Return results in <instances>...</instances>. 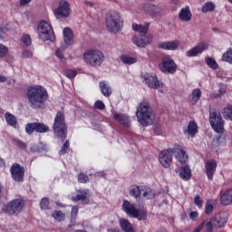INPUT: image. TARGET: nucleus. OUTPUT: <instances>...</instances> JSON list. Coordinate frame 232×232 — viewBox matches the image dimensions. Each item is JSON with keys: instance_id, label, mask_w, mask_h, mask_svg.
Returning a JSON list of instances; mask_svg holds the SVG:
<instances>
[{"instance_id": "nucleus-26", "label": "nucleus", "mask_w": 232, "mask_h": 232, "mask_svg": "<svg viewBox=\"0 0 232 232\" xmlns=\"http://www.w3.org/2000/svg\"><path fill=\"white\" fill-rule=\"evenodd\" d=\"M132 30L138 34H141V35H146L148 34V30H150V24H146L145 25L132 24Z\"/></svg>"}, {"instance_id": "nucleus-48", "label": "nucleus", "mask_w": 232, "mask_h": 232, "mask_svg": "<svg viewBox=\"0 0 232 232\" xmlns=\"http://www.w3.org/2000/svg\"><path fill=\"white\" fill-rule=\"evenodd\" d=\"M14 144L18 147L21 148V150H26L27 145L24 143V141L19 140V139H14Z\"/></svg>"}, {"instance_id": "nucleus-15", "label": "nucleus", "mask_w": 232, "mask_h": 232, "mask_svg": "<svg viewBox=\"0 0 232 232\" xmlns=\"http://www.w3.org/2000/svg\"><path fill=\"white\" fill-rule=\"evenodd\" d=\"M72 10L70 9V4L62 0L60 1L58 8L54 11V15L57 19H63V17H69Z\"/></svg>"}, {"instance_id": "nucleus-61", "label": "nucleus", "mask_w": 232, "mask_h": 232, "mask_svg": "<svg viewBox=\"0 0 232 232\" xmlns=\"http://www.w3.org/2000/svg\"><path fill=\"white\" fill-rule=\"evenodd\" d=\"M4 166H5V160L0 158V168H4Z\"/></svg>"}, {"instance_id": "nucleus-2", "label": "nucleus", "mask_w": 232, "mask_h": 232, "mask_svg": "<svg viewBox=\"0 0 232 232\" xmlns=\"http://www.w3.org/2000/svg\"><path fill=\"white\" fill-rule=\"evenodd\" d=\"M136 117L138 122L144 128L151 126V124L155 122V112H153V109L150 107V103L146 102H142L139 104L136 111Z\"/></svg>"}, {"instance_id": "nucleus-60", "label": "nucleus", "mask_w": 232, "mask_h": 232, "mask_svg": "<svg viewBox=\"0 0 232 232\" xmlns=\"http://www.w3.org/2000/svg\"><path fill=\"white\" fill-rule=\"evenodd\" d=\"M38 148H39L38 151H42V150H46V146L43 145V143H40Z\"/></svg>"}, {"instance_id": "nucleus-49", "label": "nucleus", "mask_w": 232, "mask_h": 232, "mask_svg": "<svg viewBox=\"0 0 232 232\" xmlns=\"http://www.w3.org/2000/svg\"><path fill=\"white\" fill-rule=\"evenodd\" d=\"M94 110H105L106 105H104V102L102 101H96L93 105Z\"/></svg>"}, {"instance_id": "nucleus-14", "label": "nucleus", "mask_w": 232, "mask_h": 232, "mask_svg": "<svg viewBox=\"0 0 232 232\" xmlns=\"http://www.w3.org/2000/svg\"><path fill=\"white\" fill-rule=\"evenodd\" d=\"M153 41V36L151 34H135L132 37V43L138 48H146Z\"/></svg>"}, {"instance_id": "nucleus-47", "label": "nucleus", "mask_w": 232, "mask_h": 232, "mask_svg": "<svg viewBox=\"0 0 232 232\" xmlns=\"http://www.w3.org/2000/svg\"><path fill=\"white\" fill-rule=\"evenodd\" d=\"M8 55V47L0 44V59Z\"/></svg>"}, {"instance_id": "nucleus-10", "label": "nucleus", "mask_w": 232, "mask_h": 232, "mask_svg": "<svg viewBox=\"0 0 232 232\" xmlns=\"http://www.w3.org/2000/svg\"><path fill=\"white\" fill-rule=\"evenodd\" d=\"M209 122L212 130H214L216 133H224V120H222L220 111H210Z\"/></svg>"}, {"instance_id": "nucleus-55", "label": "nucleus", "mask_w": 232, "mask_h": 232, "mask_svg": "<svg viewBox=\"0 0 232 232\" xmlns=\"http://www.w3.org/2000/svg\"><path fill=\"white\" fill-rule=\"evenodd\" d=\"M78 181L82 184H86L88 182V177L85 174H80L78 176Z\"/></svg>"}, {"instance_id": "nucleus-39", "label": "nucleus", "mask_w": 232, "mask_h": 232, "mask_svg": "<svg viewBox=\"0 0 232 232\" xmlns=\"http://www.w3.org/2000/svg\"><path fill=\"white\" fill-rule=\"evenodd\" d=\"M35 131L36 133H46L50 131V128H48L44 123L36 122Z\"/></svg>"}, {"instance_id": "nucleus-12", "label": "nucleus", "mask_w": 232, "mask_h": 232, "mask_svg": "<svg viewBox=\"0 0 232 232\" xmlns=\"http://www.w3.org/2000/svg\"><path fill=\"white\" fill-rule=\"evenodd\" d=\"M159 68L162 73L173 74L177 72V63L171 59V56L166 55L161 58V63L159 64Z\"/></svg>"}, {"instance_id": "nucleus-46", "label": "nucleus", "mask_w": 232, "mask_h": 232, "mask_svg": "<svg viewBox=\"0 0 232 232\" xmlns=\"http://www.w3.org/2000/svg\"><path fill=\"white\" fill-rule=\"evenodd\" d=\"M22 44L24 46H30V44H32V38L29 34L22 36Z\"/></svg>"}, {"instance_id": "nucleus-57", "label": "nucleus", "mask_w": 232, "mask_h": 232, "mask_svg": "<svg viewBox=\"0 0 232 232\" xmlns=\"http://www.w3.org/2000/svg\"><path fill=\"white\" fill-rule=\"evenodd\" d=\"M194 203L196 204V206H202V199L200 198V196H196L194 198Z\"/></svg>"}, {"instance_id": "nucleus-25", "label": "nucleus", "mask_w": 232, "mask_h": 232, "mask_svg": "<svg viewBox=\"0 0 232 232\" xmlns=\"http://www.w3.org/2000/svg\"><path fill=\"white\" fill-rule=\"evenodd\" d=\"M120 227L123 232H135L133 225H131V223H130V221L126 218L120 219Z\"/></svg>"}, {"instance_id": "nucleus-43", "label": "nucleus", "mask_w": 232, "mask_h": 232, "mask_svg": "<svg viewBox=\"0 0 232 232\" xmlns=\"http://www.w3.org/2000/svg\"><path fill=\"white\" fill-rule=\"evenodd\" d=\"M35 126H36V122L27 123L25 125V133H27V135H32V133L35 131Z\"/></svg>"}, {"instance_id": "nucleus-64", "label": "nucleus", "mask_w": 232, "mask_h": 232, "mask_svg": "<svg viewBox=\"0 0 232 232\" xmlns=\"http://www.w3.org/2000/svg\"><path fill=\"white\" fill-rule=\"evenodd\" d=\"M74 232H86V230L77 229V230H74Z\"/></svg>"}, {"instance_id": "nucleus-11", "label": "nucleus", "mask_w": 232, "mask_h": 232, "mask_svg": "<svg viewBox=\"0 0 232 232\" xmlns=\"http://www.w3.org/2000/svg\"><path fill=\"white\" fill-rule=\"evenodd\" d=\"M24 208V202L22 199H13L2 207V211L8 215H19Z\"/></svg>"}, {"instance_id": "nucleus-6", "label": "nucleus", "mask_w": 232, "mask_h": 232, "mask_svg": "<svg viewBox=\"0 0 232 232\" xmlns=\"http://www.w3.org/2000/svg\"><path fill=\"white\" fill-rule=\"evenodd\" d=\"M122 209L129 217H132L133 218H137L138 220H146L148 217V214L144 210L138 209L135 204H132L126 199L123 200Z\"/></svg>"}, {"instance_id": "nucleus-42", "label": "nucleus", "mask_w": 232, "mask_h": 232, "mask_svg": "<svg viewBox=\"0 0 232 232\" xmlns=\"http://www.w3.org/2000/svg\"><path fill=\"white\" fill-rule=\"evenodd\" d=\"M213 10H215V4L208 2L203 5L201 12H203V14H208V12H213Z\"/></svg>"}, {"instance_id": "nucleus-52", "label": "nucleus", "mask_w": 232, "mask_h": 232, "mask_svg": "<svg viewBox=\"0 0 232 232\" xmlns=\"http://www.w3.org/2000/svg\"><path fill=\"white\" fill-rule=\"evenodd\" d=\"M77 213H79V208L78 207H72V212H71L72 222H74L75 218L77 217Z\"/></svg>"}, {"instance_id": "nucleus-58", "label": "nucleus", "mask_w": 232, "mask_h": 232, "mask_svg": "<svg viewBox=\"0 0 232 232\" xmlns=\"http://www.w3.org/2000/svg\"><path fill=\"white\" fill-rule=\"evenodd\" d=\"M32 0H21L20 5L21 6H24V5H28Z\"/></svg>"}, {"instance_id": "nucleus-41", "label": "nucleus", "mask_w": 232, "mask_h": 232, "mask_svg": "<svg viewBox=\"0 0 232 232\" xmlns=\"http://www.w3.org/2000/svg\"><path fill=\"white\" fill-rule=\"evenodd\" d=\"M53 218H54V220H57V222H63V220L66 218V214H64L61 210H55L53 212Z\"/></svg>"}, {"instance_id": "nucleus-19", "label": "nucleus", "mask_w": 232, "mask_h": 232, "mask_svg": "<svg viewBox=\"0 0 232 232\" xmlns=\"http://www.w3.org/2000/svg\"><path fill=\"white\" fill-rule=\"evenodd\" d=\"M205 169L208 180H213V177L217 171V161L214 160H208L205 164Z\"/></svg>"}, {"instance_id": "nucleus-22", "label": "nucleus", "mask_w": 232, "mask_h": 232, "mask_svg": "<svg viewBox=\"0 0 232 232\" xmlns=\"http://www.w3.org/2000/svg\"><path fill=\"white\" fill-rule=\"evenodd\" d=\"M202 97V91L200 89H194L190 95H188V102L192 106H195L197 102L200 101V98Z\"/></svg>"}, {"instance_id": "nucleus-27", "label": "nucleus", "mask_w": 232, "mask_h": 232, "mask_svg": "<svg viewBox=\"0 0 232 232\" xmlns=\"http://www.w3.org/2000/svg\"><path fill=\"white\" fill-rule=\"evenodd\" d=\"M100 90L104 97L111 95V87L106 81L100 82Z\"/></svg>"}, {"instance_id": "nucleus-17", "label": "nucleus", "mask_w": 232, "mask_h": 232, "mask_svg": "<svg viewBox=\"0 0 232 232\" xmlns=\"http://www.w3.org/2000/svg\"><path fill=\"white\" fill-rule=\"evenodd\" d=\"M10 171L12 178L16 182H23V180H24V169L23 167H20L19 164H14Z\"/></svg>"}, {"instance_id": "nucleus-37", "label": "nucleus", "mask_w": 232, "mask_h": 232, "mask_svg": "<svg viewBox=\"0 0 232 232\" xmlns=\"http://www.w3.org/2000/svg\"><path fill=\"white\" fill-rule=\"evenodd\" d=\"M222 114L224 119H226L227 121H232V104L227 105L223 109Z\"/></svg>"}, {"instance_id": "nucleus-13", "label": "nucleus", "mask_w": 232, "mask_h": 232, "mask_svg": "<svg viewBox=\"0 0 232 232\" xmlns=\"http://www.w3.org/2000/svg\"><path fill=\"white\" fill-rule=\"evenodd\" d=\"M141 79H143V82L146 83L149 88H153L154 90L162 88V86H164L162 82L159 81L157 75L143 73L141 75Z\"/></svg>"}, {"instance_id": "nucleus-18", "label": "nucleus", "mask_w": 232, "mask_h": 232, "mask_svg": "<svg viewBox=\"0 0 232 232\" xmlns=\"http://www.w3.org/2000/svg\"><path fill=\"white\" fill-rule=\"evenodd\" d=\"M212 222L216 227H224L227 222V212H220L217 214L214 218H212Z\"/></svg>"}, {"instance_id": "nucleus-16", "label": "nucleus", "mask_w": 232, "mask_h": 232, "mask_svg": "<svg viewBox=\"0 0 232 232\" xmlns=\"http://www.w3.org/2000/svg\"><path fill=\"white\" fill-rule=\"evenodd\" d=\"M141 10L144 12V14L150 15V17L153 18L160 17V14H162V9L160 7L150 3L143 4Z\"/></svg>"}, {"instance_id": "nucleus-35", "label": "nucleus", "mask_w": 232, "mask_h": 232, "mask_svg": "<svg viewBox=\"0 0 232 232\" xmlns=\"http://www.w3.org/2000/svg\"><path fill=\"white\" fill-rule=\"evenodd\" d=\"M141 195L143 198H146L147 200H151L152 198H155V191L150 187H144Z\"/></svg>"}, {"instance_id": "nucleus-53", "label": "nucleus", "mask_w": 232, "mask_h": 232, "mask_svg": "<svg viewBox=\"0 0 232 232\" xmlns=\"http://www.w3.org/2000/svg\"><path fill=\"white\" fill-rule=\"evenodd\" d=\"M22 55L25 59H30L31 57H33L34 53L32 52V50L24 49L22 53Z\"/></svg>"}, {"instance_id": "nucleus-21", "label": "nucleus", "mask_w": 232, "mask_h": 232, "mask_svg": "<svg viewBox=\"0 0 232 232\" xmlns=\"http://www.w3.org/2000/svg\"><path fill=\"white\" fill-rule=\"evenodd\" d=\"M180 46V42L179 40L171 41V42H163L158 45V48L161 50H177Z\"/></svg>"}, {"instance_id": "nucleus-45", "label": "nucleus", "mask_w": 232, "mask_h": 232, "mask_svg": "<svg viewBox=\"0 0 232 232\" xmlns=\"http://www.w3.org/2000/svg\"><path fill=\"white\" fill-rule=\"evenodd\" d=\"M207 64L209 68H212V70H217L218 68V63H217V61L213 58H208Z\"/></svg>"}, {"instance_id": "nucleus-56", "label": "nucleus", "mask_w": 232, "mask_h": 232, "mask_svg": "<svg viewBox=\"0 0 232 232\" xmlns=\"http://www.w3.org/2000/svg\"><path fill=\"white\" fill-rule=\"evenodd\" d=\"M189 218H191V220H197V218H198V212L197 211L190 212Z\"/></svg>"}, {"instance_id": "nucleus-4", "label": "nucleus", "mask_w": 232, "mask_h": 232, "mask_svg": "<svg viewBox=\"0 0 232 232\" xmlns=\"http://www.w3.org/2000/svg\"><path fill=\"white\" fill-rule=\"evenodd\" d=\"M53 129L55 137L62 139L63 140L66 139V135H68V127H66V122L64 121V112L58 111L56 113Z\"/></svg>"}, {"instance_id": "nucleus-24", "label": "nucleus", "mask_w": 232, "mask_h": 232, "mask_svg": "<svg viewBox=\"0 0 232 232\" xmlns=\"http://www.w3.org/2000/svg\"><path fill=\"white\" fill-rule=\"evenodd\" d=\"M191 17H193V14H191V10H189L188 6L181 8L179 12L180 21L188 23V21H191Z\"/></svg>"}, {"instance_id": "nucleus-59", "label": "nucleus", "mask_w": 232, "mask_h": 232, "mask_svg": "<svg viewBox=\"0 0 232 232\" xmlns=\"http://www.w3.org/2000/svg\"><path fill=\"white\" fill-rule=\"evenodd\" d=\"M8 81V78L4 75H0V82H6Z\"/></svg>"}, {"instance_id": "nucleus-23", "label": "nucleus", "mask_w": 232, "mask_h": 232, "mask_svg": "<svg viewBox=\"0 0 232 232\" xmlns=\"http://www.w3.org/2000/svg\"><path fill=\"white\" fill-rule=\"evenodd\" d=\"M113 119L116 120L117 122L124 126L125 128H130V117L126 114L122 113H114Z\"/></svg>"}, {"instance_id": "nucleus-40", "label": "nucleus", "mask_w": 232, "mask_h": 232, "mask_svg": "<svg viewBox=\"0 0 232 232\" xmlns=\"http://www.w3.org/2000/svg\"><path fill=\"white\" fill-rule=\"evenodd\" d=\"M222 61L225 63H227L228 64H231L232 66V48H229L227 51H226L222 55Z\"/></svg>"}, {"instance_id": "nucleus-28", "label": "nucleus", "mask_w": 232, "mask_h": 232, "mask_svg": "<svg viewBox=\"0 0 232 232\" xmlns=\"http://www.w3.org/2000/svg\"><path fill=\"white\" fill-rule=\"evenodd\" d=\"M88 189H81L77 191V195L72 197V202H79V200H86L88 198Z\"/></svg>"}, {"instance_id": "nucleus-32", "label": "nucleus", "mask_w": 232, "mask_h": 232, "mask_svg": "<svg viewBox=\"0 0 232 232\" xmlns=\"http://www.w3.org/2000/svg\"><path fill=\"white\" fill-rule=\"evenodd\" d=\"M63 39L65 44H72L73 43V33L69 27L63 29Z\"/></svg>"}, {"instance_id": "nucleus-36", "label": "nucleus", "mask_w": 232, "mask_h": 232, "mask_svg": "<svg viewBox=\"0 0 232 232\" xmlns=\"http://www.w3.org/2000/svg\"><path fill=\"white\" fill-rule=\"evenodd\" d=\"M121 63H123V64L131 65V64H135V63H137V58L131 57L128 54H122L121 56Z\"/></svg>"}, {"instance_id": "nucleus-9", "label": "nucleus", "mask_w": 232, "mask_h": 232, "mask_svg": "<svg viewBox=\"0 0 232 232\" xmlns=\"http://www.w3.org/2000/svg\"><path fill=\"white\" fill-rule=\"evenodd\" d=\"M106 27L111 34H118L122 29V20L118 14H111L106 17Z\"/></svg>"}, {"instance_id": "nucleus-62", "label": "nucleus", "mask_w": 232, "mask_h": 232, "mask_svg": "<svg viewBox=\"0 0 232 232\" xmlns=\"http://www.w3.org/2000/svg\"><path fill=\"white\" fill-rule=\"evenodd\" d=\"M5 34V28L0 27V37Z\"/></svg>"}, {"instance_id": "nucleus-44", "label": "nucleus", "mask_w": 232, "mask_h": 232, "mask_svg": "<svg viewBox=\"0 0 232 232\" xmlns=\"http://www.w3.org/2000/svg\"><path fill=\"white\" fill-rule=\"evenodd\" d=\"M64 75L68 79H75V77H77V71L72 70V69H67L64 72Z\"/></svg>"}, {"instance_id": "nucleus-7", "label": "nucleus", "mask_w": 232, "mask_h": 232, "mask_svg": "<svg viewBox=\"0 0 232 232\" xmlns=\"http://www.w3.org/2000/svg\"><path fill=\"white\" fill-rule=\"evenodd\" d=\"M38 35L42 41H55V34L52 24L48 20H42L38 24Z\"/></svg>"}, {"instance_id": "nucleus-3", "label": "nucleus", "mask_w": 232, "mask_h": 232, "mask_svg": "<svg viewBox=\"0 0 232 232\" xmlns=\"http://www.w3.org/2000/svg\"><path fill=\"white\" fill-rule=\"evenodd\" d=\"M184 153H186V150L182 149V147L176 146L174 148L162 150L159 154V161L163 168H169V166H171V161L173 160V155H175V159L177 160V155L182 157Z\"/></svg>"}, {"instance_id": "nucleus-31", "label": "nucleus", "mask_w": 232, "mask_h": 232, "mask_svg": "<svg viewBox=\"0 0 232 232\" xmlns=\"http://www.w3.org/2000/svg\"><path fill=\"white\" fill-rule=\"evenodd\" d=\"M198 131V126L195 121H189L187 130L184 131L185 135H190L195 137V134Z\"/></svg>"}, {"instance_id": "nucleus-54", "label": "nucleus", "mask_w": 232, "mask_h": 232, "mask_svg": "<svg viewBox=\"0 0 232 232\" xmlns=\"http://www.w3.org/2000/svg\"><path fill=\"white\" fill-rule=\"evenodd\" d=\"M211 211H213V204H211V202L208 201L206 203V207H205V213H206V215H209V213H211Z\"/></svg>"}, {"instance_id": "nucleus-63", "label": "nucleus", "mask_w": 232, "mask_h": 232, "mask_svg": "<svg viewBox=\"0 0 232 232\" xmlns=\"http://www.w3.org/2000/svg\"><path fill=\"white\" fill-rule=\"evenodd\" d=\"M108 232H121L119 229H109Z\"/></svg>"}, {"instance_id": "nucleus-51", "label": "nucleus", "mask_w": 232, "mask_h": 232, "mask_svg": "<svg viewBox=\"0 0 232 232\" xmlns=\"http://www.w3.org/2000/svg\"><path fill=\"white\" fill-rule=\"evenodd\" d=\"M68 148H70V141L69 140H66L62 149L60 150L59 151V155H64L66 153V150H68Z\"/></svg>"}, {"instance_id": "nucleus-50", "label": "nucleus", "mask_w": 232, "mask_h": 232, "mask_svg": "<svg viewBox=\"0 0 232 232\" xmlns=\"http://www.w3.org/2000/svg\"><path fill=\"white\" fill-rule=\"evenodd\" d=\"M48 206H50V201H48V198H42L40 202L41 209H48Z\"/></svg>"}, {"instance_id": "nucleus-20", "label": "nucleus", "mask_w": 232, "mask_h": 232, "mask_svg": "<svg viewBox=\"0 0 232 232\" xmlns=\"http://www.w3.org/2000/svg\"><path fill=\"white\" fill-rule=\"evenodd\" d=\"M208 49L206 43L202 42L187 52V57H196L198 53H202Z\"/></svg>"}, {"instance_id": "nucleus-34", "label": "nucleus", "mask_w": 232, "mask_h": 232, "mask_svg": "<svg viewBox=\"0 0 232 232\" xmlns=\"http://www.w3.org/2000/svg\"><path fill=\"white\" fill-rule=\"evenodd\" d=\"M64 52H66V45H62L58 47L55 51V56L62 63H66V58L64 57Z\"/></svg>"}, {"instance_id": "nucleus-29", "label": "nucleus", "mask_w": 232, "mask_h": 232, "mask_svg": "<svg viewBox=\"0 0 232 232\" xmlns=\"http://www.w3.org/2000/svg\"><path fill=\"white\" fill-rule=\"evenodd\" d=\"M220 202L223 206L232 204V189L227 190L220 198Z\"/></svg>"}, {"instance_id": "nucleus-1", "label": "nucleus", "mask_w": 232, "mask_h": 232, "mask_svg": "<svg viewBox=\"0 0 232 232\" xmlns=\"http://www.w3.org/2000/svg\"><path fill=\"white\" fill-rule=\"evenodd\" d=\"M26 97L31 108L41 110L48 101V91L42 85H33L27 89Z\"/></svg>"}, {"instance_id": "nucleus-5", "label": "nucleus", "mask_w": 232, "mask_h": 232, "mask_svg": "<svg viewBox=\"0 0 232 232\" xmlns=\"http://www.w3.org/2000/svg\"><path fill=\"white\" fill-rule=\"evenodd\" d=\"M104 53L100 50H88L83 53V61L91 66H101L104 63Z\"/></svg>"}, {"instance_id": "nucleus-33", "label": "nucleus", "mask_w": 232, "mask_h": 232, "mask_svg": "<svg viewBox=\"0 0 232 232\" xmlns=\"http://www.w3.org/2000/svg\"><path fill=\"white\" fill-rule=\"evenodd\" d=\"M5 119L8 126H12V128H15V126H17V118L14 114L5 112Z\"/></svg>"}, {"instance_id": "nucleus-38", "label": "nucleus", "mask_w": 232, "mask_h": 232, "mask_svg": "<svg viewBox=\"0 0 232 232\" xmlns=\"http://www.w3.org/2000/svg\"><path fill=\"white\" fill-rule=\"evenodd\" d=\"M227 90V87L224 84H220L219 85V89H218V93H214L211 94V98L212 99H220V97H222V95H225L226 92Z\"/></svg>"}, {"instance_id": "nucleus-30", "label": "nucleus", "mask_w": 232, "mask_h": 232, "mask_svg": "<svg viewBox=\"0 0 232 232\" xmlns=\"http://www.w3.org/2000/svg\"><path fill=\"white\" fill-rule=\"evenodd\" d=\"M142 191H144L143 186H131L130 189V197H134V198H139L140 195H142Z\"/></svg>"}, {"instance_id": "nucleus-8", "label": "nucleus", "mask_w": 232, "mask_h": 232, "mask_svg": "<svg viewBox=\"0 0 232 232\" xmlns=\"http://www.w3.org/2000/svg\"><path fill=\"white\" fill-rule=\"evenodd\" d=\"M177 160L181 164V168H176V173L182 180H189L191 179V169L188 165V154L184 152L183 156L177 155Z\"/></svg>"}]
</instances>
